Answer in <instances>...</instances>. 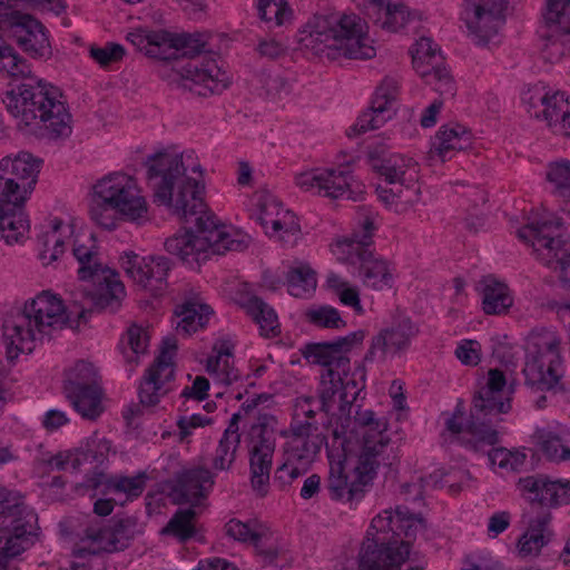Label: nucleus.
Wrapping results in <instances>:
<instances>
[{"instance_id": "1", "label": "nucleus", "mask_w": 570, "mask_h": 570, "mask_svg": "<svg viewBox=\"0 0 570 570\" xmlns=\"http://www.w3.org/2000/svg\"><path fill=\"white\" fill-rule=\"evenodd\" d=\"M148 185L154 203L171 209L179 219L188 223L194 218L196 232H185L165 242L166 250L193 265L207 261L210 255L243 252L250 244V236L238 230H227L219 225L203 198L204 185L186 175L183 156L160 151L146 161Z\"/></svg>"}, {"instance_id": "2", "label": "nucleus", "mask_w": 570, "mask_h": 570, "mask_svg": "<svg viewBox=\"0 0 570 570\" xmlns=\"http://www.w3.org/2000/svg\"><path fill=\"white\" fill-rule=\"evenodd\" d=\"M101 274L104 276L90 279L96 287L86 292L89 307L85 303L78 305L77 301L66 307L56 295L42 292L11 309L2 324L8 360H16L20 353H31L36 341L50 340L63 328L78 330L92 308L115 313L126 295L124 284L111 268Z\"/></svg>"}, {"instance_id": "3", "label": "nucleus", "mask_w": 570, "mask_h": 570, "mask_svg": "<svg viewBox=\"0 0 570 570\" xmlns=\"http://www.w3.org/2000/svg\"><path fill=\"white\" fill-rule=\"evenodd\" d=\"M1 72L23 79L2 97L7 110L14 118L26 126L39 120L45 125L50 139L67 138L71 135V115L58 99V89L32 77L26 60L19 58L0 37Z\"/></svg>"}, {"instance_id": "4", "label": "nucleus", "mask_w": 570, "mask_h": 570, "mask_svg": "<svg viewBox=\"0 0 570 570\" xmlns=\"http://www.w3.org/2000/svg\"><path fill=\"white\" fill-rule=\"evenodd\" d=\"M421 514L407 508L384 510L376 515L361 544L355 562H346L342 570H399L410 557V546L416 534L425 530ZM426 562L410 566L407 570H424Z\"/></svg>"}, {"instance_id": "5", "label": "nucleus", "mask_w": 570, "mask_h": 570, "mask_svg": "<svg viewBox=\"0 0 570 570\" xmlns=\"http://www.w3.org/2000/svg\"><path fill=\"white\" fill-rule=\"evenodd\" d=\"M505 384L502 371L490 370L485 383L474 393L466 420L463 419V402H458L452 415L445 420V428L456 436L460 444L475 453H485V446L499 443V416L511 410V399L505 391Z\"/></svg>"}, {"instance_id": "6", "label": "nucleus", "mask_w": 570, "mask_h": 570, "mask_svg": "<svg viewBox=\"0 0 570 570\" xmlns=\"http://www.w3.org/2000/svg\"><path fill=\"white\" fill-rule=\"evenodd\" d=\"M366 23L356 14L340 12L315 14L301 32L302 48L314 55L336 60L371 59L375 49L365 31Z\"/></svg>"}, {"instance_id": "7", "label": "nucleus", "mask_w": 570, "mask_h": 570, "mask_svg": "<svg viewBox=\"0 0 570 570\" xmlns=\"http://www.w3.org/2000/svg\"><path fill=\"white\" fill-rule=\"evenodd\" d=\"M164 38L165 57L163 60L179 56L193 59L178 72L179 80L177 81L180 87L203 97L222 94L228 87V77L213 59L203 62L195 60L197 56L207 51L209 35L167 31V37Z\"/></svg>"}, {"instance_id": "8", "label": "nucleus", "mask_w": 570, "mask_h": 570, "mask_svg": "<svg viewBox=\"0 0 570 570\" xmlns=\"http://www.w3.org/2000/svg\"><path fill=\"white\" fill-rule=\"evenodd\" d=\"M94 190L90 217L98 226L108 230L116 228L117 213L122 219L137 224L148 220L147 202L130 176L108 175L94 186Z\"/></svg>"}, {"instance_id": "9", "label": "nucleus", "mask_w": 570, "mask_h": 570, "mask_svg": "<svg viewBox=\"0 0 570 570\" xmlns=\"http://www.w3.org/2000/svg\"><path fill=\"white\" fill-rule=\"evenodd\" d=\"M560 218L530 223L518 230L520 239L530 243L537 258L557 273L563 288L570 289V244L560 235Z\"/></svg>"}, {"instance_id": "10", "label": "nucleus", "mask_w": 570, "mask_h": 570, "mask_svg": "<svg viewBox=\"0 0 570 570\" xmlns=\"http://www.w3.org/2000/svg\"><path fill=\"white\" fill-rule=\"evenodd\" d=\"M523 374L525 384L538 391H564L560 382L563 376L560 340L550 336L539 344L538 350L528 355Z\"/></svg>"}, {"instance_id": "11", "label": "nucleus", "mask_w": 570, "mask_h": 570, "mask_svg": "<svg viewBox=\"0 0 570 570\" xmlns=\"http://www.w3.org/2000/svg\"><path fill=\"white\" fill-rule=\"evenodd\" d=\"M523 374L525 384L538 391H564L560 382L563 376L560 340L550 336L539 344L538 350L528 355Z\"/></svg>"}, {"instance_id": "12", "label": "nucleus", "mask_w": 570, "mask_h": 570, "mask_svg": "<svg viewBox=\"0 0 570 570\" xmlns=\"http://www.w3.org/2000/svg\"><path fill=\"white\" fill-rule=\"evenodd\" d=\"M0 31L8 32L33 58L51 56V46L42 23L29 14L13 10L10 4L2 1L0 2ZM0 37L3 38L1 33Z\"/></svg>"}, {"instance_id": "13", "label": "nucleus", "mask_w": 570, "mask_h": 570, "mask_svg": "<svg viewBox=\"0 0 570 570\" xmlns=\"http://www.w3.org/2000/svg\"><path fill=\"white\" fill-rule=\"evenodd\" d=\"M21 498L6 489H0V518H11L12 529L7 525L0 531V570H18L17 567L10 564V559L20 554L26 550L29 542L27 534L31 531L27 530V523H22V517L26 512Z\"/></svg>"}, {"instance_id": "14", "label": "nucleus", "mask_w": 570, "mask_h": 570, "mask_svg": "<svg viewBox=\"0 0 570 570\" xmlns=\"http://www.w3.org/2000/svg\"><path fill=\"white\" fill-rule=\"evenodd\" d=\"M225 530L234 540L252 543L266 564L283 567L292 560L288 551L274 539L269 527L256 519L247 522L232 519L225 524Z\"/></svg>"}, {"instance_id": "15", "label": "nucleus", "mask_w": 570, "mask_h": 570, "mask_svg": "<svg viewBox=\"0 0 570 570\" xmlns=\"http://www.w3.org/2000/svg\"><path fill=\"white\" fill-rule=\"evenodd\" d=\"M250 450V483L261 497L267 493L272 459L275 451L274 429L269 425V417L263 415L253 424L249 431Z\"/></svg>"}, {"instance_id": "16", "label": "nucleus", "mask_w": 570, "mask_h": 570, "mask_svg": "<svg viewBox=\"0 0 570 570\" xmlns=\"http://www.w3.org/2000/svg\"><path fill=\"white\" fill-rule=\"evenodd\" d=\"M364 337L363 331H356L333 341L308 343L302 348V354L311 363L321 365L322 373L347 376L351 368L348 354Z\"/></svg>"}, {"instance_id": "17", "label": "nucleus", "mask_w": 570, "mask_h": 570, "mask_svg": "<svg viewBox=\"0 0 570 570\" xmlns=\"http://www.w3.org/2000/svg\"><path fill=\"white\" fill-rule=\"evenodd\" d=\"M508 0H464L465 23L478 45L492 41L505 23Z\"/></svg>"}, {"instance_id": "18", "label": "nucleus", "mask_w": 570, "mask_h": 570, "mask_svg": "<svg viewBox=\"0 0 570 570\" xmlns=\"http://www.w3.org/2000/svg\"><path fill=\"white\" fill-rule=\"evenodd\" d=\"M417 334L419 326L411 317L402 312H396L391 322L372 337L364 361H373L376 355L381 361H385L389 354L400 356L410 348L412 340Z\"/></svg>"}, {"instance_id": "19", "label": "nucleus", "mask_w": 570, "mask_h": 570, "mask_svg": "<svg viewBox=\"0 0 570 570\" xmlns=\"http://www.w3.org/2000/svg\"><path fill=\"white\" fill-rule=\"evenodd\" d=\"M295 181L305 191H313L332 199L346 197L355 202L357 200V194L362 193L358 187L353 188L352 176L343 169H312L298 174Z\"/></svg>"}, {"instance_id": "20", "label": "nucleus", "mask_w": 570, "mask_h": 570, "mask_svg": "<svg viewBox=\"0 0 570 570\" xmlns=\"http://www.w3.org/2000/svg\"><path fill=\"white\" fill-rule=\"evenodd\" d=\"M29 197L20 187L0 178V237L7 243L17 242L29 229L24 213Z\"/></svg>"}, {"instance_id": "21", "label": "nucleus", "mask_w": 570, "mask_h": 570, "mask_svg": "<svg viewBox=\"0 0 570 570\" xmlns=\"http://www.w3.org/2000/svg\"><path fill=\"white\" fill-rule=\"evenodd\" d=\"M177 342L175 337L167 336L163 340L160 354L146 371L139 386V399L144 406H155L160 397L168 392L166 383L174 379L173 355Z\"/></svg>"}, {"instance_id": "22", "label": "nucleus", "mask_w": 570, "mask_h": 570, "mask_svg": "<svg viewBox=\"0 0 570 570\" xmlns=\"http://www.w3.org/2000/svg\"><path fill=\"white\" fill-rule=\"evenodd\" d=\"M519 487L529 493L533 512L549 511L551 507L570 503V481H550L542 475L528 476L519 481Z\"/></svg>"}, {"instance_id": "23", "label": "nucleus", "mask_w": 570, "mask_h": 570, "mask_svg": "<svg viewBox=\"0 0 570 570\" xmlns=\"http://www.w3.org/2000/svg\"><path fill=\"white\" fill-rule=\"evenodd\" d=\"M397 95V82L386 78L377 87L371 107L364 111L348 131V137L364 134L380 128L387 119L392 118L391 106Z\"/></svg>"}, {"instance_id": "24", "label": "nucleus", "mask_w": 570, "mask_h": 570, "mask_svg": "<svg viewBox=\"0 0 570 570\" xmlns=\"http://www.w3.org/2000/svg\"><path fill=\"white\" fill-rule=\"evenodd\" d=\"M352 452H343L331 445L328 450L330 471L326 480V489L332 500L358 501L364 494V485L356 478L348 481L345 473V462Z\"/></svg>"}, {"instance_id": "25", "label": "nucleus", "mask_w": 570, "mask_h": 570, "mask_svg": "<svg viewBox=\"0 0 570 570\" xmlns=\"http://www.w3.org/2000/svg\"><path fill=\"white\" fill-rule=\"evenodd\" d=\"M141 532L138 520L135 517L112 519V525L96 528L88 527L86 537L99 544L106 552H115L126 549L129 542Z\"/></svg>"}, {"instance_id": "26", "label": "nucleus", "mask_w": 570, "mask_h": 570, "mask_svg": "<svg viewBox=\"0 0 570 570\" xmlns=\"http://www.w3.org/2000/svg\"><path fill=\"white\" fill-rule=\"evenodd\" d=\"M543 19L550 31L543 47L544 59L554 62L563 55V50L552 38L557 35L570 36V0H547Z\"/></svg>"}, {"instance_id": "27", "label": "nucleus", "mask_w": 570, "mask_h": 570, "mask_svg": "<svg viewBox=\"0 0 570 570\" xmlns=\"http://www.w3.org/2000/svg\"><path fill=\"white\" fill-rule=\"evenodd\" d=\"M214 484V476L208 469L195 468L178 473L171 488L174 502L177 504L190 503L193 508L206 498Z\"/></svg>"}, {"instance_id": "28", "label": "nucleus", "mask_w": 570, "mask_h": 570, "mask_svg": "<svg viewBox=\"0 0 570 570\" xmlns=\"http://www.w3.org/2000/svg\"><path fill=\"white\" fill-rule=\"evenodd\" d=\"M41 160L29 153H20L16 157H3L0 160V178L8 180L23 194L33 191L40 171Z\"/></svg>"}, {"instance_id": "29", "label": "nucleus", "mask_w": 570, "mask_h": 570, "mask_svg": "<svg viewBox=\"0 0 570 570\" xmlns=\"http://www.w3.org/2000/svg\"><path fill=\"white\" fill-rule=\"evenodd\" d=\"M386 431V423H379L376 426V434H364L358 454L357 463L354 466V472L364 487L376 474V469L380 465V458L383 454L384 448L389 443V438L384 434Z\"/></svg>"}, {"instance_id": "30", "label": "nucleus", "mask_w": 570, "mask_h": 570, "mask_svg": "<svg viewBox=\"0 0 570 570\" xmlns=\"http://www.w3.org/2000/svg\"><path fill=\"white\" fill-rule=\"evenodd\" d=\"M146 475L136 476H108L104 472H96L86 481V487L96 491V494L107 495L125 494L127 499L138 498L145 490Z\"/></svg>"}, {"instance_id": "31", "label": "nucleus", "mask_w": 570, "mask_h": 570, "mask_svg": "<svg viewBox=\"0 0 570 570\" xmlns=\"http://www.w3.org/2000/svg\"><path fill=\"white\" fill-rule=\"evenodd\" d=\"M366 16L383 29L395 32L404 28L416 13L409 11L403 3H391L389 0H370L366 6Z\"/></svg>"}, {"instance_id": "32", "label": "nucleus", "mask_w": 570, "mask_h": 570, "mask_svg": "<svg viewBox=\"0 0 570 570\" xmlns=\"http://www.w3.org/2000/svg\"><path fill=\"white\" fill-rule=\"evenodd\" d=\"M175 314L179 318L176 326L177 333L189 336L207 324L213 309L200 299L198 294L190 292L177 306Z\"/></svg>"}, {"instance_id": "33", "label": "nucleus", "mask_w": 570, "mask_h": 570, "mask_svg": "<svg viewBox=\"0 0 570 570\" xmlns=\"http://www.w3.org/2000/svg\"><path fill=\"white\" fill-rule=\"evenodd\" d=\"M373 169L384 176L387 184H400L410 188L416 186L419 168L416 161L403 155L393 154L381 163H374Z\"/></svg>"}, {"instance_id": "34", "label": "nucleus", "mask_w": 570, "mask_h": 570, "mask_svg": "<svg viewBox=\"0 0 570 570\" xmlns=\"http://www.w3.org/2000/svg\"><path fill=\"white\" fill-rule=\"evenodd\" d=\"M347 376H343V387L342 393L340 394V406L338 413L334 415V417L328 420V429H332V434L334 435V444L340 443L343 446L346 441V432L350 431L352 425L351 412L354 407V402L356 401L360 389L357 387V383L354 379L346 380Z\"/></svg>"}, {"instance_id": "35", "label": "nucleus", "mask_w": 570, "mask_h": 570, "mask_svg": "<svg viewBox=\"0 0 570 570\" xmlns=\"http://www.w3.org/2000/svg\"><path fill=\"white\" fill-rule=\"evenodd\" d=\"M471 145V134L462 126H443L439 129L432 147L430 159L438 157L442 163L450 160L454 151L466 149Z\"/></svg>"}, {"instance_id": "36", "label": "nucleus", "mask_w": 570, "mask_h": 570, "mask_svg": "<svg viewBox=\"0 0 570 570\" xmlns=\"http://www.w3.org/2000/svg\"><path fill=\"white\" fill-rule=\"evenodd\" d=\"M535 517L530 520L527 531L519 539V553L521 557H537L542 547L551 540V531L548 525L551 521V513L548 510L537 511Z\"/></svg>"}, {"instance_id": "37", "label": "nucleus", "mask_w": 570, "mask_h": 570, "mask_svg": "<svg viewBox=\"0 0 570 570\" xmlns=\"http://www.w3.org/2000/svg\"><path fill=\"white\" fill-rule=\"evenodd\" d=\"M66 397L73 409L87 420H96L104 411L100 386H80V383L65 384Z\"/></svg>"}, {"instance_id": "38", "label": "nucleus", "mask_w": 570, "mask_h": 570, "mask_svg": "<svg viewBox=\"0 0 570 570\" xmlns=\"http://www.w3.org/2000/svg\"><path fill=\"white\" fill-rule=\"evenodd\" d=\"M72 253L80 265L78 275L82 281L104 276L101 273L105 272V269H110L101 262L99 248L96 244V237L94 234L83 242L76 239Z\"/></svg>"}, {"instance_id": "39", "label": "nucleus", "mask_w": 570, "mask_h": 570, "mask_svg": "<svg viewBox=\"0 0 570 570\" xmlns=\"http://www.w3.org/2000/svg\"><path fill=\"white\" fill-rule=\"evenodd\" d=\"M357 258L360 261V274L365 285L379 291L392 287L393 275L386 261L374 257L370 249L360 250Z\"/></svg>"}, {"instance_id": "40", "label": "nucleus", "mask_w": 570, "mask_h": 570, "mask_svg": "<svg viewBox=\"0 0 570 570\" xmlns=\"http://www.w3.org/2000/svg\"><path fill=\"white\" fill-rule=\"evenodd\" d=\"M480 285L482 286V305L485 314L499 315L512 306L513 299L504 283L488 276L480 282Z\"/></svg>"}, {"instance_id": "41", "label": "nucleus", "mask_w": 570, "mask_h": 570, "mask_svg": "<svg viewBox=\"0 0 570 570\" xmlns=\"http://www.w3.org/2000/svg\"><path fill=\"white\" fill-rule=\"evenodd\" d=\"M248 315L259 326L263 336H276L279 333V323L277 315L272 306L265 303L258 296L248 297L244 305Z\"/></svg>"}, {"instance_id": "42", "label": "nucleus", "mask_w": 570, "mask_h": 570, "mask_svg": "<svg viewBox=\"0 0 570 570\" xmlns=\"http://www.w3.org/2000/svg\"><path fill=\"white\" fill-rule=\"evenodd\" d=\"M170 271L169 259L164 256L144 257L142 277L139 285L157 294L166 286L168 272Z\"/></svg>"}, {"instance_id": "43", "label": "nucleus", "mask_w": 570, "mask_h": 570, "mask_svg": "<svg viewBox=\"0 0 570 570\" xmlns=\"http://www.w3.org/2000/svg\"><path fill=\"white\" fill-rule=\"evenodd\" d=\"M412 62L421 77H428L433 66H440L442 56L431 38L421 37L411 49Z\"/></svg>"}, {"instance_id": "44", "label": "nucleus", "mask_w": 570, "mask_h": 570, "mask_svg": "<svg viewBox=\"0 0 570 570\" xmlns=\"http://www.w3.org/2000/svg\"><path fill=\"white\" fill-rule=\"evenodd\" d=\"M538 444L543 454L551 461L570 460V432H539Z\"/></svg>"}, {"instance_id": "45", "label": "nucleus", "mask_w": 570, "mask_h": 570, "mask_svg": "<svg viewBox=\"0 0 570 570\" xmlns=\"http://www.w3.org/2000/svg\"><path fill=\"white\" fill-rule=\"evenodd\" d=\"M323 444L326 445L327 451L331 449V443H328L326 439L291 438L287 442L285 456H288L303 465L309 466L315 456L320 453Z\"/></svg>"}, {"instance_id": "46", "label": "nucleus", "mask_w": 570, "mask_h": 570, "mask_svg": "<svg viewBox=\"0 0 570 570\" xmlns=\"http://www.w3.org/2000/svg\"><path fill=\"white\" fill-rule=\"evenodd\" d=\"M164 37H167L166 30H147L137 29L129 32L127 40L139 51H145L148 57L163 60L165 41Z\"/></svg>"}, {"instance_id": "47", "label": "nucleus", "mask_w": 570, "mask_h": 570, "mask_svg": "<svg viewBox=\"0 0 570 570\" xmlns=\"http://www.w3.org/2000/svg\"><path fill=\"white\" fill-rule=\"evenodd\" d=\"M352 419V425L350 431L346 432V438L343 446L340 445V443H335L334 445V435L331 433L332 438V446L334 449L342 450L343 452H353L352 449V436L358 435L357 428L365 429V431L362 433V436L364 434H376V426L379 423H384L383 421L376 420L374 417V412L371 410H361V406L357 405L355 409L354 415L351 414Z\"/></svg>"}, {"instance_id": "48", "label": "nucleus", "mask_w": 570, "mask_h": 570, "mask_svg": "<svg viewBox=\"0 0 570 570\" xmlns=\"http://www.w3.org/2000/svg\"><path fill=\"white\" fill-rule=\"evenodd\" d=\"M376 228L374 218L372 216H365L360 223V227L353 232L352 237L337 240L335 246L336 248H342L343 252L346 248L350 254L358 256L360 250L368 249Z\"/></svg>"}, {"instance_id": "49", "label": "nucleus", "mask_w": 570, "mask_h": 570, "mask_svg": "<svg viewBox=\"0 0 570 570\" xmlns=\"http://www.w3.org/2000/svg\"><path fill=\"white\" fill-rule=\"evenodd\" d=\"M343 376L335 375L332 372L322 373L317 394V409L326 414L333 409L336 402V395L342 393Z\"/></svg>"}, {"instance_id": "50", "label": "nucleus", "mask_w": 570, "mask_h": 570, "mask_svg": "<svg viewBox=\"0 0 570 570\" xmlns=\"http://www.w3.org/2000/svg\"><path fill=\"white\" fill-rule=\"evenodd\" d=\"M230 356V348L223 345L218 350L216 357H209L206 365L207 372L215 375L225 385H229L239 379L238 371L229 362Z\"/></svg>"}, {"instance_id": "51", "label": "nucleus", "mask_w": 570, "mask_h": 570, "mask_svg": "<svg viewBox=\"0 0 570 570\" xmlns=\"http://www.w3.org/2000/svg\"><path fill=\"white\" fill-rule=\"evenodd\" d=\"M197 517L195 508L179 509L171 517L161 533H168L177 537L180 541H186L194 537L196 529L194 521Z\"/></svg>"}, {"instance_id": "52", "label": "nucleus", "mask_w": 570, "mask_h": 570, "mask_svg": "<svg viewBox=\"0 0 570 570\" xmlns=\"http://www.w3.org/2000/svg\"><path fill=\"white\" fill-rule=\"evenodd\" d=\"M288 292L295 297H302L316 287V274L308 266L294 267L287 273Z\"/></svg>"}, {"instance_id": "53", "label": "nucleus", "mask_w": 570, "mask_h": 570, "mask_svg": "<svg viewBox=\"0 0 570 570\" xmlns=\"http://www.w3.org/2000/svg\"><path fill=\"white\" fill-rule=\"evenodd\" d=\"M391 187L376 188V195L380 200L386 205H413L419 200L420 188H410L400 184H390Z\"/></svg>"}, {"instance_id": "54", "label": "nucleus", "mask_w": 570, "mask_h": 570, "mask_svg": "<svg viewBox=\"0 0 570 570\" xmlns=\"http://www.w3.org/2000/svg\"><path fill=\"white\" fill-rule=\"evenodd\" d=\"M305 315L307 321L317 327L342 328L346 326V322L341 317L338 311L330 305L309 308Z\"/></svg>"}, {"instance_id": "55", "label": "nucleus", "mask_w": 570, "mask_h": 570, "mask_svg": "<svg viewBox=\"0 0 570 570\" xmlns=\"http://www.w3.org/2000/svg\"><path fill=\"white\" fill-rule=\"evenodd\" d=\"M258 14L264 21H275L276 26H283L289 20L292 10L284 0H258Z\"/></svg>"}, {"instance_id": "56", "label": "nucleus", "mask_w": 570, "mask_h": 570, "mask_svg": "<svg viewBox=\"0 0 570 570\" xmlns=\"http://www.w3.org/2000/svg\"><path fill=\"white\" fill-rule=\"evenodd\" d=\"M547 179L556 186V193L570 198V161L560 160L550 164Z\"/></svg>"}, {"instance_id": "57", "label": "nucleus", "mask_w": 570, "mask_h": 570, "mask_svg": "<svg viewBox=\"0 0 570 570\" xmlns=\"http://www.w3.org/2000/svg\"><path fill=\"white\" fill-rule=\"evenodd\" d=\"M239 442L222 438L213 458V468L217 471H228L236 460Z\"/></svg>"}, {"instance_id": "58", "label": "nucleus", "mask_w": 570, "mask_h": 570, "mask_svg": "<svg viewBox=\"0 0 570 570\" xmlns=\"http://www.w3.org/2000/svg\"><path fill=\"white\" fill-rule=\"evenodd\" d=\"M569 108L568 101L564 100L563 95L556 92L549 95L541 110V119L544 120L550 129H553L564 117L566 110Z\"/></svg>"}, {"instance_id": "59", "label": "nucleus", "mask_w": 570, "mask_h": 570, "mask_svg": "<svg viewBox=\"0 0 570 570\" xmlns=\"http://www.w3.org/2000/svg\"><path fill=\"white\" fill-rule=\"evenodd\" d=\"M125 48L121 45L109 42L104 47L91 46L90 57L101 67H108L119 62L125 56Z\"/></svg>"}, {"instance_id": "60", "label": "nucleus", "mask_w": 570, "mask_h": 570, "mask_svg": "<svg viewBox=\"0 0 570 570\" xmlns=\"http://www.w3.org/2000/svg\"><path fill=\"white\" fill-rule=\"evenodd\" d=\"M426 83L435 85V90L441 95L454 96V83L449 71L441 66H433L428 77H422Z\"/></svg>"}, {"instance_id": "61", "label": "nucleus", "mask_w": 570, "mask_h": 570, "mask_svg": "<svg viewBox=\"0 0 570 570\" xmlns=\"http://www.w3.org/2000/svg\"><path fill=\"white\" fill-rule=\"evenodd\" d=\"M309 466L303 465L286 456L285 462L278 466L275 472V481L278 482L281 487L288 485L294 480L305 474Z\"/></svg>"}, {"instance_id": "62", "label": "nucleus", "mask_w": 570, "mask_h": 570, "mask_svg": "<svg viewBox=\"0 0 570 570\" xmlns=\"http://www.w3.org/2000/svg\"><path fill=\"white\" fill-rule=\"evenodd\" d=\"M110 450V443L106 439H99L97 435L91 438L85 448H80L83 460L90 463L101 464Z\"/></svg>"}, {"instance_id": "63", "label": "nucleus", "mask_w": 570, "mask_h": 570, "mask_svg": "<svg viewBox=\"0 0 570 570\" xmlns=\"http://www.w3.org/2000/svg\"><path fill=\"white\" fill-rule=\"evenodd\" d=\"M80 383V386H99L97 382L96 368L92 364L80 361L73 368V376L70 377L66 384Z\"/></svg>"}, {"instance_id": "64", "label": "nucleus", "mask_w": 570, "mask_h": 570, "mask_svg": "<svg viewBox=\"0 0 570 570\" xmlns=\"http://www.w3.org/2000/svg\"><path fill=\"white\" fill-rule=\"evenodd\" d=\"M549 94L541 87H533L528 89L523 96L522 101L528 106V112L535 119H541L540 107H543Z\"/></svg>"}]
</instances>
